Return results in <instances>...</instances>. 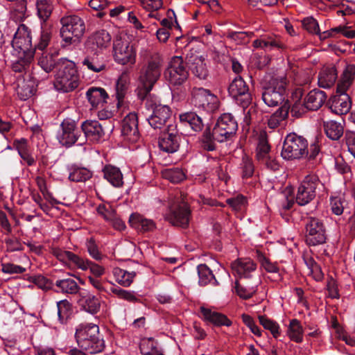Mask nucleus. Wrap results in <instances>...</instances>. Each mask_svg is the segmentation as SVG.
Wrapping results in <instances>:
<instances>
[{
	"mask_svg": "<svg viewBox=\"0 0 355 355\" xmlns=\"http://www.w3.org/2000/svg\"><path fill=\"white\" fill-rule=\"evenodd\" d=\"M69 170V179L73 182H85L92 175L90 171L83 167L71 166Z\"/></svg>",
	"mask_w": 355,
	"mask_h": 355,
	"instance_id": "3c124183",
	"label": "nucleus"
},
{
	"mask_svg": "<svg viewBox=\"0 0 355 355\" xmlns=\"http://www.w3.org/2000/svg\"><path fill=\"white\" fill-rule=\"evenodd\" d=\"M51 253L58 260L69 268H76L82 270L88 269L89 260L83 259L71 251L53 248L51 250Z\"/></svg>",
	"mask_w": 355,
	"mask_h": 355,
	"instance_id": "4468645a",
	"label": "nucleus"
},
{
	"mask_svg": "<svg viewBox=\"0 0 355 355\" xmlns=\"http://www.w3.org/2000/svg\"><path fill=\"white\" fill-rule=\"evenodd\" d=\"M17 3L13 8V15L16 20H23L26 17V0H16Z\"/></svg>",
	"mask_w": 355,
	"mask_h": 355,
	"instance_id": "69168bd1",
	"label": "nucleus"
},
{
	"mask_svg": "<svg viewBox=\"0 0 355 355\" xmlns=\"http://www.w3.org/2000/svg\"><path fill=\"white\" fill-rule=\"evenodd\" d=\"M58 315L60 320H66L72 313V304L67 300H63L57 302Z\"/></svg>",
	"mask_w": 355,
	"mask_h": 355,
	"instance_id": "13d9d810",
	"label": "nucleus"
},
{
	"mask_svg": "<svg viewBox=\"0 0 355 355\" xmlns=\"http://www.w3.org/2000/svg\"><path fill=\"white\" fill-rule=\"evenodd\" d=\"M14 146L17 150L21 158L28 166H33L35 164V159L31 153L27 139L24 138L16 139L14 141Z\"/></svg>",
	"mask_w": 355,
	"mask_h": 355,
	"instance_id": "e433bc0d",
	"label": "nucleus"
},
{
	"mask_svg": "<svg viewBox=\"0 0 355 355\" xmlns=\"http://www.w3.org/2000/svg\"><path fill=\"white\" fill-rule=\"evenodd\" d=\"M78 304L83 310L92 315L100 311L101 302L99 299L86 291L79 293Z\"/></svg>",
	"mask_w": 355,
	"mask_h": 355,
	"instance_id": "a878e982",
	"label": "nucleus"
},
{
	"mask_svg": "<svg viewBox=\"0 0 355 355\" xmlns=\"http://www.w3.org/2000/svg\"><path fill=\"white\" fill-rule=\"evenodd\" d=\"M140 351L142 355H164L157 341L152 338L142 339Z\"/></svg>",
	"mask_w": 355,
	"mask_h": 355,
	"instance_id": "a19ab883",
	"label": "nucleus"
},
{
	"mask_svg": "<svg viewBox=\"0 0 355 355\" xmlns=\"http://www.w3.org/2000/svg\"><path fill=\"white\" fill-rule=\"evenodd\" d=\"M249 87L241 77L235 78L228 87L230 95L237 99L239 97H243V105L248 104L250 100Z\"/></svg>",
	"mask_w": 355,
	"mask_h": 355,
	"instance_id": "412c9836",
	"label": "nucleus"
},
{
	"mask_svg": "<svg viewBox=\"0 0 355 355\" xmlns=\"http://www.w3.org/2000/svg\"><path fill=\"white\" fill-rule=\"evenodd\" d=\"M130 83L129 75L127 72H123L116 83V98L117 107H120L123 102V98L127 93Z\"/></svg>",
	"mask_w": 355,
	"mask_h": 355,
	"instance_id": "4c0bfd02",
	"label": "nucleus"
},
{
	"mask_svg": "<svg viewBox=\"0 0 355 355\" xmlns=\"http://www.w3.org/2000/svg\"><path fill=\"white\" fill-rule=\"evenodd\" d=\"M323 128L327 137L331 140L337 141L343 135L344 128L341 123L333 120L324 121Z\"/></svg>",
	"mask_w": 355,
	"mask_h": 355,
	"instance_id": "58836bf2",
	"label": "nucleus"
},
{
	"mask_svg": "<svg viewBox=\"0 0 355 355\" xmlns=\"http://www.w3.org/2000/svg\"><path fill=\"white\" fill-rule=\"evenodd\" d=\"M36 8L39 18L44 24H46V21L51 16L53 9L52 3L49 0H37Z\"/></svg>",
	"mask_w": 355,
	"mask_h": 355,
	"instance_id": "603ef678",
	"label": "nucleus"
},
{
	"mask_svg": "<svg viewBox=\"0 0 355 355\" xmlns=\"http://www.w3.org/2000/svg\"><path fill=\"white\" fill-rule=\"evenodd\" d=\"M303 259L309 270V275H311L315 281H321L324 278V274L320 266L315 261L313 258L309 254H304Z\"/></svg>",
	"mask_w": 355,
	"mask_h": 355,
	"instance_id": "de8ad7c7",
	"label": "nucleus"
},
{
	"mask_svg": "<svg viewBox=\"0 0 355 355\" xmlns=\"http://www.w3.org/2000/svg\"><path fill=\"white\" fill-rule=\"evenodd\" d=\"M112 274L116 282L124 287L130 286L136 276L135 272H128L118 267L113 269Z\"/></svg>",
	"mask_w": 355,
	"mask_h": 355,
	"instance_id": "a18cd8bd",
	"label": "nucleus"
},
{
	"mask_svg": "<svg viewBox=\"0 0 355 355\" xmlns=\"http://www.w3.org/2000/svg\"><path fill=\"white\" fill-rule=\"evenodd\" d=\"M163 177L173 183H180L186 176L183 171L178 168H168L163 171Z\"/></svg>",
	"mask_w": 355,
	"mask_h": 355,
	"instance_id": "4d7b16f0",
	"label": "nucleus"
},
{
	"mask_svg": "<svg viewBox=\"0 0 355 355\" xmlns=\"http://www.w3.org/2000/svg\"><path fill=\"white\" fill-rule=\"evenodd\" d=\"M191 103L198 109L213 112L218 108V98L209 89L194 87L191 90Z\"/></svg>",
	"mask_w": 355,
	"mask_h": 355,
	"instance_id": "6e6552de",
	"label": "nucleus"
},
{
	"mask_svg": "<svg viewBox=\"0 0 355 355\" xmlns=\"http://www.w3.org/2000/svg\"><path fill=\"white\" fill-rule=\"evenodd\" d=\"M60 128L57 139L62 146L70 147L76 141H80L82 137L77 129V121L66 118L61 123Z\"/></svg>",
	"mask_w": 355,
	"mask_h": 355,
	"instance_id": "f8f14e48",
	"label": "nucleus"
},
{
	"mask_svg": "<svg viewBox=\"0 0 355 355\" xmlns=\"http://www.w3.org/2000/svg\"><path fill=\"white\" fill-rule=\"evenodd\" d=\"M112 291L113 293L116 294L119 298L128 302H135L139 300L133 291L123 290L120 288H112Z\"/></svg>",
	"mask_w": 355,
	"mask_h": 355,
	"instance_id": "0e129e2a",
	"label": "nucleus"
},
{
	"mask_svg": "<svg viewBox=\"0 0 355 355\" xmlns=\"http://www.w3.org/2000/svg\"><path fill=\"white\" fill-rule=\"evenodd\" d=\"M200 312L205 320L216 326L230 327L232 325L231 320L220 313L205 307L200 308Z\"/></svg>",
	"mask_w": 355,
	"mask_h": 355,
	"instance_id": "2f4dec72",
	"label": "nucleus"
},
{
	"mask_svg": "<svg viewBox=\"0 0 355 355\" xmlns=\"http://www.w3.org/2000/svg\"><path fill=\"white\" fill-rule=\"evenodd\" d=\"M75 337L78 346L89 354L101 352L104 340L100 336L98 326L94 324H80L76 328Z\"/></svg>",
	"mask_w": 355,
	"mask_h": 355,
	"instance_id": "7ed1b4c3",
	"label": "nucleus"
},
{
	"mask_svg": "<svg viewBox=\"0 0 355 355\" xmlns=\"http://www.w3.org/2000/svg\"><path fill=\"white\" fill-rule=\"evenodd\" d=\"M80 83L76 64L67 59H60L57 64L53 86L55 90L68 93L76 89Z\"/></svg>",
	"mask_w": 355,
	"mask_h": 355,
	"instance_id": "f03ea898",
	"label": "nucleus"
},
{
	"mask_svg": "<svg viewBox=\"0 0 355 355\" xmlns=\"http://www.w3.org/2000/svg\"><path fill=\"white\" fill-rule=\"evenodd\" d=\"M129 223L133 228L143 232L153 231L155 228L153 220L146 218L137 213L130 215Z\"/></svg>",
	"mask_w": 355,
	"mask_h": 355,
	"instance_id": "72a5a7b5",
	"label": "nucleus"
},
{
	"mask_svg": "<svg viewBox=\"0 0 355 355\" xmlns=\"http://www.w3.org/2000/svg\"><path fill=\"white\" fill-rule=\"evenodd\" d=\"M256 268V263L250 258L238 259L232 263L234 272L243 278H251L252 273L255 272Z\"/></svg>",
	"mask_w": 355,
	"mask_h": 355,
	"instance_id": "b1692460",
	"label": "nucleus"
},
{
	"mask_svg": "<svg viewBox=\"0 0 355 355\" xmlns=\"http://www.w3.org/2000/svg\"><path fill=\"white\" fill-rule=\"evenodd\" d=\"M97 212L107 222H109L116 214L114 209H113L110 205L105 204L99 205L97 208Z\"/></svg>",
	"mask_w": 355,
	"mask_h": 355,
	"instance_id": "338daca9",
	"label": "nucleus"
},
{
	"mask_svg": "<svg viewBox=\"0 0 355 355\" xmlns=\"http://www.w3.org/2000/svg\"><path fill=\"white\" fill-rule=\"evenodd\" d=\"M182 123L191 127L196 132L202 129L203 123L202 119L193 112H187L180 116Z\"/></svg>",
	"mask_w": 355,
	"mask_h": 355,
	"instance_id": "8fccbe9b",
	"label": "nucleus"
},
{
	"mask_svg": "<svg viewBox=\"0 0 355 355\" xmlns=\"http://www.w3.org/2000/svg\"><path fill=\"white\" fill-rule=\"evenodd\" d=\"M258 320L260 324L265 329L270 331L275 338H277L280 336V327L276 321L270 319L265 315H259Z\"/></svg>",
	"mask_w": 355,
	"mask_h": 355,
	"instance_id": "6e6d98bb",
	"label": "nucleus"
},
{
	"mask_svg": "<svg viewBox=\"0 0 355 355\" xmlns=\"http://www.w3.org/2000/svg\"><path fill=\"white\" fill-rule=\"evenodd\" d=\"M289 105L285 103L268 119V126L270 129H276L286 125L288 116Z\"/></svg>",
	"mask_w": 355,
	"mask_h": 355,
	"instance_id": "7c9ffc66",
	"label": "nucleus"
},
{
	"mask_svg": "<svg viewBox=\"0 0 355 355\" xmlns=\"http://www.w3.org/2000/svg\"><path fill=\"white\" fill-rule=\"evenodd\" d=\"M199 284L201 286H206L208 284L216 286L218 285L212 271L205 264H200L198 266Z\"/></svg>",
	"mask_w": 355,
	"mask_h": 355,
	"instance_id": "49530a36",
	"label": "nucleus"
},
{
	"mask_svg": "<svg viewBox=\"0 0 355 355\" xmlns=\"http://www.w3.org/2000/svg\"><path fill=\"white\" fill-rule=\"evenodd\" d=\"M53 35V28L51 25L44 24L42 25V31L37 43L35 44V50L44 51L49 44Z\"/></svg>",
	"mask_w": 355,
	"mask_h": 355,
	"instance_id": "c03bdc74",
	"label": "nucleus"
},
{
	"mask_svg": "<svg viewBox=\"0 0 355 355\" xmlns=\"http://www.w3.org/2000/svg\"><path fill=\"white\" fill-rule=\"evenodd\" d=\"M325 228L318 218H310L306 224V242L309 245H318L326 241Z\"/></svg>",
	"mask_w": 355,
	"mask_h": 355,
	"instance_id": "ddd939ff",
	"label": "nucleus"
},
{
	"mask_svg": "<svg viewBox=\"0 0 355 355\" xmlns=\"http://www.w3.org/2000/svg\"><path fill=\"white\" fill-rule=\"evenodd\" d=\"M121 134L124 139L131 143L139 140L140 135L138 130V117L135 112L128 113L122 121Z\"/></svg>",
	"mask_w": 355,
	"mask_h": 355,
	"instance_id": "f3484780",
	"label": "nucleus"
},
{
	"mask_svg": "<svg viewBox=\"0 0 355 355\" xmlns=\"http://www.w3.org/2000/svg\"><path fill=\"white\" fill-rule=\"evenodd\" d=\"M144 9L150 12L148 15L149 18H155L160 20L158 13H154V11L158 10L163 6L162 0H138Z\"/></svg>",
	"mask_w": 355,
	"mask_h": 355,
	"instance_id": "5fc2aeb1",
	"label": "nucleus"
},
{
	"mask_svg": "<svg viewBox=\"0 0 355 355\" xmlns=\"http://www.w3.org/2000/svg\"><path fill=\"white\" fill-rule=\"evenodd\" d=\"M139 55L143 62L139 78L149 92L161 76L163 60L158 53L146 49H141Z\"/></svg>",
	"mask_w": 355,
	"mask_h": 355,
	"instance_id": "f257e3e1",
	"label": "nucleus"
},
{
	"mask_svg": "<svg viewBox=\"0 0 355 355\" xmlns=\"http://www.w3.org/2000/svg\"><path fill=\"white\" fill-rule=\"evenodd\" d=\"M88 101L93 108L102 107L108 98L106 91L101 87H91L86 92Z\"/></svg>",
	"mask_w": 355,
	"mask_h": 355,
	"instance_id": "473e14b6",
	"label": "nucleus"
},
{
	"mask_svg": "<svg viewBox=\"0 0 355 355\" xmlns=\"http://www.w3.org/2000/svg\"><path fill=\"white\" fill-rule=\"evenodd\" d=\"M55 285L60 291L64 294H79L80 289L77 282L72 278L68 277L56 280Z\"/></svg>",
	"mask_w": 355,
	"mask_h": 355,
	"instance_id": "ea45409f",
	"label": "nucleus"
},
{
	"mask_svg": "<svg viewBox=\"0 0 355 355\" xmlns=\"http://www.w3.org/2000/svg\"><path fill=\"white\" fill-rule=\"evenodd\" d=\"M18 58L12 63L11 68L13 71L17 73L26 72L33 62L34 55L33 52L22 53L18 52Z\"/></svg>",
	"mask_w": 355,
	"mask_h": 355,
	"instance_id": "c9c22d12",
	"label": "nucleus"
},
{
	"mask_svg": "<svg viewBox=\"0 0 355 355\" xmlns=\"http://www.w3.org/2000/svg\"><path fill=\"white\" fill-rule=\"evenodd\" d=\"M286 77L276 74L268 80V85L262 92V100L269 107L278 106L286 100Z\"/></svg>",
	"mask_w": 355,
	"mask_h": 355,
	"instance_id": "20e7f679",
	"label": "nucleus"
},
{
	"mask_svg": "<svg viewBox=\"0 0 355 355\" xmlns=\"http://www.w3.org/2000/svg\"><path fill=\"white\" fill-rule=\"evenodd\" d=\"M331 99L329 109L336 114H347L351 107V101L347 92H338Z\"/></svg>",
	"mask_w": 355,
	"mask_h": 355,
	"instance_id": "5701e85b",
	"label": "nucleus"
},
{
	"mask_svg": "<svg viewBox=\"0 0 355 355\" xmlns=\"http://www.w3.org/2000/svg\"><path fill=\"white\" fill-rule=\"evenodd\" d=\"M191 211L187 203L182 202L175 207H171L167 220L175 226L187 228L190 220Z\"/></svg>",
	"mask_w": 355,
	"mask_h": 355,
	"instance_id": "dca6fc26",
	"label": "nucleus"
},
{
	"mask_svg": "<svg viewBox=\"0 0 355 355\" xmlns=\"http://www.w3.org/2000/svg\"><path fill=\"white\" fill-rule=\"evenodd\" d=\"M327 100V94L320 89L310 91L304 98V105L309 110H318Z\"/></svg>",
	"mask_w": 355,
	"mask_h": 355,
	"instance_id": "c85d7f7f",
	"label": "nucleus"
},
{
	"mask_svg": "<svg viewBox=\"0 0 355 355\" xmlns=\"http://www.w3.org/2000/svg\"><path fill=\"white\" fill-rule=\"evenodd\" d=\"M303 28L310 34L318 35L320 31L319 24L313 17H307L302 20Z\"/></svg>",
	"mask_w": 355,
	"mask_h": 355,
	"instance_id": "052dcab7",
	"label": "nucleus"
},
{
	"mask_svg": "<svg viewBox=\"0 0 355 355\" xmlns=\"http://www.w3.org/2000/svg\"><path fill=\"white\" fill-rule=\"evenodd\" d=\"M81 129L85 136L81 137L79 145L84 144L87 139L92 142H98L105 135L102 125L96 120H87L84 121L81 125Z\"/></svg>",
	"mask_w": 355,
	"mask_h": 355,
	"instance_id": "a211bd4d",
	"label": "nucleus"
},
{
	"mask_svg": "<svg viewBox=\"0 0 355 355\" xmlns=\"http://www.w3.org/2000/svg\"><path fill=\"white\" fill-rule=\"evenodd\" d=\"M172 112L167 105L155 106L152 115L148 119L151 127L155 129L162 128L170 119Z\"/></svg>",
	"mask_w": 355,
	"mask_h": 355,
	"instance_id": "4be33fe9",
	"label": "nucleus"
},
{
	"mask_svg": "<svg viewBox=\"0 0 355 355\" xmlns=\"http://www.w3.org/2000/svg\"><path fill=\"white\" fill-rule=\"evenodd\" d=\"M270 146L268 144V137L266 132H261L259 138L258 144L256 149V156L259 161L266 159L269 155Z\"/></svg>",
	"mask_w": 355,
	"mask_h": 355,
	"instance_id": "37998d69",
	"label": "nucleus"
},
{
	"mask_svg": "<svg viewBox=\"0 0 355 355\" xmlns=\"http://www.w3.org/2000/svg\"><path fill=\"white\" fill-rule=\"evenodd\" d=\"M12 46L18 52L22 53L33 52L34 53L31 31L25 24H20L18 26L12 41Z\"/></svg>",
	"mask_w": 355,
	"mask_h": 355,
	"instance_id": "2eb2a0df",
	"label": "nucleus"
},
{
	"mask_svg": "<svg viewBox=\"0 0 355 355\" xmlns=\"http://www.w3.org/2000/svg\"><path fill=\"white\" fill-rule=\"evenodd\" d=\"M259 261L261 267L268 272L276 274L277 279H280L281 277L279 272V267L276 262H272L268 258L265 256H261L259 258Z\"/></svg>",
	"mask_w": 355,
	"mask_h": 355,
	"instance_id": "bf43d9fd",
	"label": "nucleus"
},
{
	"mask_svg": "<svg viewBox=\"0 0 355 355\" xmlns=\"http://www.w3.org/2000/svg\"><path fill=\"white\" fill-rule=\"evenodd\" d=\"M355 13V2L348 1L343 2L340 9L337 10L338 15H350Z\"/></svg>",
	"mask_w": 355,
	"mask_h": 355,
	"instance_id": "774afa93",
	"label": "nucleus"
},
{
	"mask_svg": "<svg viewBox=\"0 0 355 355\" xmlns=\"http://www.w3.org/2000/svg\"><path fill=\"white\" fill-rule=\"evenodd\" d=\"M355 80V64H346L338 80L337 92H347Z\"/></svg>",
	"mask_w": 355,
	"mask_h": 355,
	"instance_id": "cd10ccee",
	"label": "nucleus"
},
{
	"mask_svg": "<svg viewBox=\"0 0 355 355\" xmlns=\"http://www.w3.org/2000/svg\"><path fill=\"white\" fill-rule=\"evenodd\" d=\"M113 58L118 64H134L136 62V51L128 41L116 39L113 43Z\"/></svg>",
	"mask_w": 355,
	"mask_h": 355,
	"instance_id": "9b49d317",
	"label": "nucleus"
},
{
	"mask_svg": "<svg viewBox=\"0 0 355 355\" xmlns=\"http://www.w3.org/2000/svg\"><path fill=\"white\" fill-rule=\"evenodd\" d=\"M238 124L234 117L230 113L222 114L218 119L211 135L205 132L204 137L207 141L211 139L218 142H223L236 134Z\"/></svg>",
	"mask_w": 355,
	"mask_h": 355,
	"instance_id": "423d86ee",
	"label": "nucleus"
},
{
	"mask_svg": "<svg viewBox=\"0 0 355 355\" xmlns=\"http://www.w3.org/2000/svg\"><path fill=\"white\" fill-rule=\"evenodd\" d=\"M188 63L192 73L200 80H205L209 76L207 61L203 55L191 53L187 55Z\"/></svg>",
	"mask_w": 355,
	"mask_h": 355,
	"instance_id": "6ab92c4d",
	"label": "nucleus"
},
{
	"mask_svg": "<svg viewBox=\"0 0 355 355\" xmlns=\"http://www.w3.org/2000/svg\"><path fill=\"white\" fill-rule=\"evenodd\" d=\"M83 64L86 66L89 70L98 73L105 69L104 61L98 58L96 53L92 56H87L83 61Z\"/></svg>",
	"mask_w": 355,
	"mask_h": 355,
	"instance_id": "864d4df0",
	"label": "nucleus"
},
{
	"mask_svg": "<svg viewBox=\"0 0 355 355\" xmlns=\"http://www.w3.org/2000/svg\"><path fill=\"white\" fill-rule=\"evenodd\" d=\"M112 42V36L107 31L101 29L92 33L87 40V46L96 53L107 49Z\"/></svg>",
	"mask_w": 355,
	"mask_h": 355,
	"instance_id": "aec40b11",
	"label": "nucleus"
},
{
	"mask_svg": "<svg viewBox=\"0 0 355 355\" xmlns=\"http://www.w3.org/2000/svg\"><path fill=\"white\" fill-rule=\"evenodd\" d=\"M243 322L249 328L250 331L255 336L261 337L262 336V331L257 325L254 319L248 314L243 313L241 315Z\"/></svg>",
	"mask_w": 355,
	"mask_h": 355,
	"instance_id": "e2e57ef3",
	"label": "nucleus"
},
{
	"mask_svg": "<svg viewBox=\"0 0 355 355\" xmlns=\"http://www.w3.org/2000/svg\"><path fill=\"white\" fill-rule=\"evenodd\" d=\"M166 80L173 85H181L189 77V71L182 57L174 56L164 73Z\"/></svg>",
	"mask_w": 355,
	"mask_h": 355,
	"instance_id": "9d476101",
	"label": "nucleus"
},
{
	"mask_svg": "<svg viewBox=\"0 0 355 355\" xmlns=\"http://www.w3.org/2000/svg\"><path fill=\"white\" fill-rule=\"evenodd\" d=\"M103 178L114 187L120 188L123 185V176L119 168L106 164L102 170Z\"/></svg>",
	"mask_w": 355,
	"mask_h": 355,
	"instance_id": "c756f323",
	"label": "nucleus"
},
{
	"mask_svg": "<svg viewBox=\"0 0 355 355\" xmlns=\"http://www.w3.org/2000/svg\"><path fill=\"white\" fill-rule=\"evenodd\" d=\"M252 46L254 48H260L265 50H272L274 49H283L284 44L276 36L265 35L253 42Z\"/></svg>",
	"mask_w": 355,
	"mask_h": 355,
	"instance_id": "f704fd0d",
	"label": "nucleus"
},
{
	"mask_svg": "<svg viewBox=\"0 0 355 355\" xmlns=\"http://www.w3.org/2000/svg\"><path fill=\"white\" fill-rule=\"evenodd\" d=\"M322 184L318 177L315 174L305 176L298 187L296 196V202L300 205H305L314 199L316 189Z\"/></svg>",
	"mask_w": 355,
	"mask_h": 355,
	"instance_id": "1a4fd4ad",
	"label": "nucleus"
},
{
	"mask_svg": "<svg viewBox=\"0 0 355 355\" xmlns=\"http://www.w3.org/2000/svg\"><path fill=\"white\" fill-rule=\"evenodd\" d=\"M60 36L66 45H71L83 36L85 32L84 20L78 15H67L60 19Z\"/></svg>",
	"mask_w": 355,
	"mask_h": 355,
	"instance_id": "39448f33",
	"label": "nucleus"
},
{
	"mask_svg": "<svg viewBox=\"0 0 355 355\" xmlns=\"http://www.w3.org/2000/svg\"><path fill=\"white\" fill-rule=\"evenodd\" d=\"M110 3L107 0H90L88 4L92 9L99 11L97 16L99 18H103L105 15L103 10L108 8Z\"/></svg>",
	"mask_w": 355,
	"mask_h": 355,
	"instance_id": "680f3d73",
	"label": "nucleus"
},
{
	"mask_svg": "<svg viewBox=\"0 0 355 355\" xmlns=\"http://www.w3.org/2000/svg\"><path fill=\"white\" fill-rule=\"evenodd\" d=\"M288 338L295 343H300L303 340L304 329L297 319L290 320L287 332Z\"/></svg>",
	"mask_w": 355,
	"mask_h": 355,
	"instance_id": "79ce46f5",
	"label": "nucleus"
},
{
	"mask_svg": "<svg viewBox=\"0 0 355 355\" xmlns=\"http://www.w3.org/2000/svg\"><path fill=\"white\" fill-rule=\"evenodd\" d=\"M308 141L295 133L288 134L284 141L281 155L286 160L299 159L307 153Z\"/></svg>",
	"mask_w": 355,
	"mask_h": 355,
	"instance_id": "0eeeda50",
	"label": "nucleus"
},
{
	"mask_svg": "<svg viewBox=\"0 0 355 355\" xmlns=\"http://www.w3.org/2000/svg\"><path fill=\"white\" fill-rule=\"evenodd\" d=\"M56 55L48 52H44L38 58V64L46 73L51 72L54 68L57 69Z\"/></svg>",
	"mask_w": 355,
	"mask_h": 355,
	"instance_id": "09e8293b",
	"label": "nucleus"
},
{
	"mask_svg": "<svg viewBox=\"0 0 355 355\" xmlns=\"http://www.w3.org/2000/svg\"><path fill=\"white\" fill-rule=\"evenodd\" d=\"M180 137L175 130L164 133L159 139L158 144L159 148L168 153H173L178 150L180 146Z\"/></svg>",
	"mask_w": 355,
	"mask_h": 355,
	"instance_id": "393cba45",
	"label": "nucleus"
},
{
	"mask_svg": "<svg viewBox=\"0 0 355 355\" xmlns=\"http://www.w3.org/2000/svg\"><path fill=\"white\" fill-rule=\"evenodd\" d=\"M338 79V73L334 65L323 67L318 76V84L320 87L329 89L333 87Z\"/></svg>",
	"mask_w": 355,
	"mask_h": 355,
	"instance_id": "bb28decb",
	"label": "nucleus"
}]
</instances>
